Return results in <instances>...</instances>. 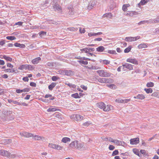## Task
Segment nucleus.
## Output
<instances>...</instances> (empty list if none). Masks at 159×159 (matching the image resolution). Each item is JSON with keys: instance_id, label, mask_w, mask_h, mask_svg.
<instances>
[{"instance_id": "obj_1", "label": "nucleus", "mask_w": 159, "mask_h": 159, "mask_svg": "<svg viewBox=\"0 0 159 159\" xmlns=\"http://www.w3.org/2000/svg\"><path fill=\"white\" fill-rule=\"evenodd\" d=\"M97 72L99 75L103 77H109L111 75V74L103 70H100L97 71Z\"/></svg>"}, {"instance_id": "obj_2", "label": "nucleus", "mask_w": 159, "mask_h": 159, "mask_svg": "<svg viewBox=\"0 0 159 159\" xmlns=\"http://www.w3.org/2000/svg\"><path fill=\"white\" fill-rule=\"evenodd\" d=\"M96 1L94 0L90 1L87 6V9L89 10H91L96 5Z\"/></svg>"}, {"instance_id": "obj_3", "label": "nucleus", "mask_w": 159, "mask_h": 159, "mask_svg": "<svg viewBox=\"0 0 159 159\" xmlns=\"http://www.w3.org/2000/svg\"><path fill=\"white\" fill-rule=\"evenodd\" d=\"M67 12L68 15L70 16H71L75 13V11L72 5H70L67 8Z\"/></svg>"}, {"instance_id": "obj_4", "label": "nucleus", "mask_w": 159, "mask_h": 159, "mask_svg": "<svg viewBox=\"0 0 159 159\" xmlns=\"http://www.w3.org/2000/svg\"><path fill=\"white\" fill-rule=\"evenodd\" d=\"M130 101V99H122L121 98L116 99L115 100V102L118 103H128Z\"/></svg>"}, {"instance_id": "obj_5", "label": "nucleus", "mask_w": 159, "mask_h": 159, "mask_svg": "<svg viewBox=\"0 0 159 159\" xmlns=\"http://www.w3.org/2000/svg\"><path fill=\"white\" fill-rule=\"evenodd\" d=\"M53 9L58 13H61L62 12V8L58 4H55L53 6Z\"/></svg>"}, {"instance_id": "obj_6", "label": "nucleus", "mask_w": 159, "mask_h": 159, "mask_svg": "<svg viewBox=\"0 0 159 159\" xmlns=\"http://www.w3.org/2000/svg\"><path fill=\"white\" fill-rule=\"evenodd\" d=\"M140 38V37L139 36L134 37H126L125 39V40L127 42H131L136 41Z\"/></svg>"}, {"instance_id": "obj_7", "label": "nucleus", "mask_w": 159, "mask_h": 159, "mask_svg": "<svg viewBox=\"0 0 159 159\" xmlns=\"http://www.w3.org/2000/svg\"><path fill=\"white\" fill-rule=\"evenodd\" d=\"M113 109V107L111 105H105L103 111L105 112H109L112 110Z\"/></svg>"}, {"instance_id": "obj_8", "label": "nucleus", "mask_w": 159, "mask_h": 159, "mask_svg": "<svg viewBox=\"0 0 159 159\" xmlns=\"http://www.w3.org/2000/svg\"><path fill=\"white\" fill-rule=\"evenodd\" d=\"M20 134L21 136L26 138H29L33 136V134L26 132H20Z\"/></svg>"}, {"instance_id": "obj_9", "label": "nucleus", "mask_w": 159, "mask_h": 159, "mask_svg": "<svg viewBox=\"0 0 159 159\" xmlns=\"http://www.w3.org/2000/svg\"><path fill=\"white\" fill-rule=\"evenodd\" d=\"M78 141L75 140L72 142L69 145V147L70 148L76 149Z\"/></svg>"}, {"instance_id": "obj_10", "label": "nucleus", "mask_w": 159, "mask_h": 159, "mask_svg": "<svg viewBox=\"0 0 159 159\" xmlns=\"http://www.w3.org/2000/svg\"><path fill=\"white\" fill-rule=\"evenodd\" d=\"M10 155V152L6 150L1 149L0 150V155L8 158Z\"/></svg>"}, {"instance_id": "obj_11", "label": "nucleus", "mask_w": 159, "mask_h": 159, "mask_svg": "<svg viewBox=\"0 0 159 159\" xmlns=\"http://www.w3.org/2000/svg\"><path fill=\"white\" fill-rule=\"evenodd\" d=\"M74 119L76 121H80L84 118V117L79 114H74L73 115Z\"/></svg>"}, {"instance_id": "obj_12", "label": "nucleus", "mask_w": 159, "mask_h": 159, "mask_svg": "<svg viewBox=\"0 0 159 159\" xmlns=\"http://www.w3.org/2000/svg\"><path fill=\"white\" fill-rule=\"evenodd\" d=\"M126 61L127 62L131 63L134 65H138L139 64L138 61L135 58H129L127 59Z\"/></svg>"}, {"instance_id": "obj_13", "label": "nucleus", "mask_w": 159, "mask_h": 159, "mask_svg": "<svg viewBox=\"0 0 159 159\" xmlns=\"http://www.w3.org/2000/svg\"><path fill=\"white\" fill-rule=\"evenodd\" d=\"M130 143L131 144H136L139 142V139L138 138L131 139L130 140Z\"/></svg>"}, {"instance_id": "obj_14", "label": "nucleus", "mask_w": 159, "mask_h": 159, "mask_svg": "<svg viewBox=\"0 0 159 159\" xmlns=\"http://www.w3.org/2000/svg\"><path fill=\"white\" fill-rule=\"evenodd\" d=\"M84 147L83 143L80 142L78 141L76 149L81 150L84 149Z\"/></svg>"}, {"instance_id": "obj_15", "label": "nucleus", "mask_w": 159, "mask_h": 159, "mask_svg": "<svg viewBox=\"0 0 159 159\" xmlns=\"http://www.w3.org/2000/svg\"><path fill=\"white\" fill-rule=\"evenodd\" d=\"M105 104L103 102H100L96 104V106L98 108L102 110L103 111L104 108Z\"/></svg>"}, {"instance_id": "obj_16", "label": "nucleus", "mask_w": 159, "mask_h": 159, "mask_svg": "<svg viewBox=\"0 0 159 159\" xmlns=\"http://www.w3.org/2000/svg\"><path fill=\"white\" fill-rule=\"evenodd\" d=\"M122 66H124L126 68L129 70H132L133 69V65L130 64L126 63L125 64L123 65Z\"/></svg>"}, {"instance_id": "obj_17", "label": "nucleus", "mask_w": 159, "mask_h": 159, "mask_svg": "<svg viewBox=\"0 0 159 159\" xmlns=\"http://www.w3.org/2000/svg\"><path fill=\"white\" fill-rule=\"evenodd\" d=\"M137 13L134 11H128L125 14L127 16H133L134 15H136Z\"/></svg>"}, {"instance_id": "obj_18", "label": "nucleus", "mask_w": 159, "mask_h": 159, "mask_svg": "<svg viewBox=\"0 0 159 159\" xmlns=\"http://www.w3.org/2000/svg\"><path fill=\"white\" fill-rule=\"evenodd\" d=\"M63 74L65 75L68 76H71L74 75V73L73 71L70 70H66L64 71Z\"/></svg>"}, {"instance_id": "obj_19", "label": "nucleus", "mask_w": 159, "mask_h": 159, "mask_svg": "<svg viewBox=\"0 0 159 159\" xmlns=\"http://www.w3.org/2000/svg\"><path fill=\"white\" fill-rule=\"evenodd\" d=\"M102 34V32H99L97 33L90 32L88 33V35L89 37H91L92 36H95L97 35H99Z\"/></svg>"}, {"instance_id": "obj_20", "label": "nucleus", "mask_w": 159, "mask_h": 159, "mask_svg": "<svg viewBox=\"0 0 159 159\" xmlns=\"http://www.w3.org/2000/svg\"><path fill=\"white\" fill-rule=\"evenodd\" d=\"M32 137H33V139L36 140H42L44 139V138L43 137L39 136L38 135H35Z\"/></svg>"}, {"instance_id": "obj_21", "label": "nucleus", "mask_w": 159, "mask_h": 159, "mask_svg": "<svg viewBox=\"0 0 159 159\" xmlns=\"http://www.w3.org/2000/svg\"><path fill=\"white\" fill-rule=\"evenodd\" d=\"M41 60V58L40 57H37L32 60L31 62L33 64H37Z\"/></svg>"}, {"instance_id": "obj_22", "label": "nucleus", "mask_w": 159, "mask_h": 159, "mask_svg": "<svg viewBox=\"0 0 159 159\" xmlns=\"http://www.w3.org/2000/svg\"><path fill=\"white\" fill-rule=\"evenodd\" d=\"M2 143L4 144H7L11 143V140L9 139H6L2 140Z\"/></svg>"}, {"instance_id": "obj_23", "label": "nucleus", "mask_w": 159, "mask_h": 159, "mask_svg": "<svg viewBox=\"0 0 159 159\" xmlns=\"http://www.w3.org/2000/svg\"><path fill=\"white\" fill-rule=\"evenodd\" d=\"M71 141L70 139L68 137H65L63 138L61 140L62 142L64 143H66L68 142H70Z\"/></svg>"}, {"instance_id": "obj_24", "label": "nucleus", "mask_w": 159, "mask_h": 159, "mask_svg": "<svg viewBox=\"0 0 159 159\" xmlns=\"http://www.w3.org/2000/svg\"><path fill=\"white\" fill-rule=\"evenodd\" d=\"M149 22L150 23H157L159 22V17H157L156 18L154 19L149 20Z\"/></svg>"}, {"instance_id": "obj_25", "label": "nucleus", "mask_w": 159, "mask_h": 159, "mask_svg": "<svg viewBox=\"0 0 159 159\" xmlns=\"http://www.w3.org/2000/svg\"><path fill=\"white\" fill-rule=\"evenodd\" d=\"M112 14L111 13H108L104 14L102 16V17H107L110 19H111L112 18Z\"/></svg>"}, {"instance_id": "obj_26", "label": "nucleus", "mask_w": 159, "mask_h": 159, "mask_svg": "<svg viewBox=\"0 0 159 159\" xmlns=\"http://www.w3.org/2000/svg\"><path fill=\"white\" fill-rule=\"evenodd\" d=\"M147 45V43H141L138 46V47L139 49L147 48L148 46Z\"/></svg>"}, {"instance_id": "obj_27", "label": "nucleus", "mask_w": 159, "mask_h": 159, "mask_svg": "<svg viewBox=\"0 0 159 159\" xmlns=\"http://www.w3.org/2000/svg\"><path fill=\"white\" fill-rule=\"evenodd\" d=\"M133 151L134 153L138 155L139 157L141 156V154L139 153V151L138 149L134 148L133 149Z\"/></svg>"}, {"instance_id": "obj_28", "label": "nucleus", "mask_w": 159, "mask_h": 159, "mask_svg": "<svg viewBox=\"0 0 159 159\" xmlns=\"http://www.w3.org/2000/svg\"><path fill=\"white\" fill-rule=\"evenodd\" d=\"M4 70L7 72H8L10 73H13L14 72L16 73L18 72L17 70H15L13 69H7Z\"/></svg>"}, {"instance_id": "obj_29", "label": "nucleus", "mask_w": 159, "mask_h": 159, "mask_svg": "<svg viewBox=\"0 0 159 159\" xmlns=\"http://www.w3.org/2000/svg\"><path fill=\"white\" fill-rule=\"evenodd\" d=\"M130 6L129 4H125L123 5L122 6V10L124 11H126L128 10L127 8Z\"/></svg>"}, {"instance_id": "obj_30", "label": "nucleus", "mask_w": 159, "mask_h": 159, "mask_svg": "<svg viewBox=\"0 0 159 159\" xmlns=\"http://www.w3.org/2000/svg\"><path fill=\"white\" fill-rule=\"evenodd\" d=\"M138 99L140 100H143L146 98L144 94H139L138 95Z\"/></svg>"}, {"instance_id": "obj_31", "label": "nucleus", "mask_w": 159, "mask_h": 159, "mask_svg": "<svg viewBox=\"0 0 159 159\" xmlns=\"http://www.w3.org/2000/svg\"><path fill=\"white\" fill-rule=\"evenodd\" d=\"M19 157V156L16 154H11V153L10 152V155H9V156L8 157V158H18Z\"/></svg>"}, {"instance_id": "obj_32", "label": "nucleus", "mask_w": 159, "mask_h": 159, "mask_svg": "<svg viewBox=\"0 0 159 159\" xmlns=\"http://www.w3.org/2000/svg\"><path fill=\"white\" fill-rule=\"evenodd\" d=\"M105 49V48L102 46H100L96 48V50L99 52H103Z\"/></svg>"}, {"instance_id": "obj_33", "label": "nucleus", "mask_w": 159, "mask_h": 159, "mask_svg": "<svg viewBox=\"0 0 159 159\" xmlns=\"http://www.w3.org/2000/svg\"><path fill=\"white\" fill-rule=\"evenodd\" d=\"M58 109L56 108V107H50L47 110V111L48 112L55 111H56L58 110Z\"/></svg>"}, {"instance_id": "obj_34", "label": "nucleus", "mask_w": 159, "mask_h": 159, "mask_svg": "<svg viewBox=\"0 0 159 159\" xmlns=\"http://www.w3.org/2000/svg\"><path fill=\"white\" fill-rule=\"evenodd\" d=\"M14 46L16 47L24 48L25 47V45L23 44H21L20 43H16L14 44Z\"/></svg>"}, {"instance_id": "obj_35", "label": "nucleus", "mask_w": 159, "mask_h": 159, "mask_svg": "<svg viewBox=\"0 0 159 159\" xmlns=\"http://www.w3.org/2000/svg\"><path fill=\"white\" fill-rule=\"evenodd\" d=\"M56 84L55 83H52V84L48 86V88L50 90H52V89L55 87Z\"/></svg>"}, {"instance_id": "obj_36", "label": "nucleus", "mask_w": 159, "mask_h": 159, "mask_svg": "<svg viewBox=\"0 0 159 159\" xmlns=\"http://www.w3.org/2000/svg\"><path fill=\"white\" fill-rule=\"evenodd\" d=\"M144 90L147 93H151L153 92V90L151 88H145L144 89Z\"/></svg>"}, {"instance_id": "obj_37", "label": "nucleus", "mask_w": 159, "mask_h": 159, "mask_svg": "<svg viewBox=\"0 0 159 159\" xmlns=\"http://www.w3.org/2000/svg\"><path fill=\"white\" fill-rule=\"evenodd\" d=\"M154 86V83L152 82H148L146 84V86L148 88L152 87Z\"/></svg>"}, {"instance_id": "obj_38", "label": "nucleus", "mask_w": 159, "mask_h": 159, "mask_svg": "<svg viewBox=\"0 0 159 159\" xmlns=\"http://www.w3.org/2000/svg\"><path fill=\"white\" fill-rule=\"evenodd\" d=\"M149 20H144L143 21H141L138 23V25H141V24H144L145 23H147L148 24L150 23L149 22Z\"/></svg>"}, {"instance_id": "obj_39", "label": "nucleus", "mask_w": 159, "mask_h": 159, "mask_svg": "<svg viewBox=\"0 0 159 159\" xmlns=\"http://www.w3.org/2000/svg\"><path fill=\"white\" fill-rule=\"evenodd\" d=\"M151 96L159 98V92H155L153 93Z\"/></svg>"}, {"instance_id": "obj_40", "label": "nucleus", "mask_w": 159, "mask_h": 159, "mask_svg": "<svg viewBox=\"0 0 159 159\" xmlns=\"http://www.w3.org/2000/svg\"><path fill=\"white\" fill-rule=\"evenodd\" d=\"M114 143L117 145H120L122 144V142L121 141L118 140L117 139H115Z\"/></svg>"}, {"instance_id": "obj_41", "label": "nucleus", "mask_w": 159, "mask_h": 159, "mask_svg": "<svg viewBox=\"0 0 159 159\" xmlns=\"http://www.w3.org/2000/svg\"><path fill=\"white\" fill-rule=\"evenodd\" d=\"M56 144L54 143H49L48 144V147L50 148L55 149V148H56Z\"/></svg>"}, {"instance_id": "obj_42", "label": "nucleus", "mask_w": 159, "mask_h": 159, "mask_svg": "<svg viewBox=\"0 0 159 159\" xmlns=\"http://www.w3.org/2000/svg\"><path fill=\"white\" fill-rule=\"evenodd\" d=\"M76 58L77 59L80 60H88L89 61L91 60V59H89V58H86L85 57H77Z\"/></svg>"}, {"instance_id": "obj_43", "label": "nucleus", "mask_w": 159, "mask_h": 159, "mask_svg": "<svg viewBox=\"0 0 159 159\" xmlns=\"http://www.w3.org/2000/svg\"><path fill=\"white\" fill-rule=\"evenodd\" d=\"M18 69L20 70H23L24 69H26V64L22 65L18 67Z\"/></svg>"}, {"instance_id": "obj_44", "label": "nucleus", "mask_w": 159, "mask_h": 159, "mask_svg": "<svg viewBox=\"0 0 159 159\" xmlns=\"http://www.w3.org/2000/svg\"><path fill=\"white\" fill-rule=\"evenodd\" d=\"M105 83H111L113 82V80L112 79L110 78H105Z\"/></svg>"}, {"instance_id": "obj_45", "label": "nucleus", "mask_w": 159, "mask_h": 159, "mask_svg": "<svg viewBox=\"0 0 159 159\" xmlns=\"http://www.w3.org/2000/svg\"><path fill=\"white\" fill-rule=\"evenodd\" d=\"M150 0H141L140 4L141 5H143L148 2Z\"/></svg>"}, {"instance_id": "obj_46", "label": "nucleus", "mask_w": 159, "mask_h": 159, "mask_svg": "<svg viewBox=\"0 0 159 159\" xmlns=\"http://www.w3.org/2000/svg\"><path fill=\"white\" fill-rule=\"evenodd\" d=\"M115 139L112 138L110 137H107L105 138V140L106 141H108L110 142H111L112 143H114Z\"/></svg>"}, {"instance_id": "obj_47", "label": "nucleus", "mask_w": 159, "mask_h": 159, "mask_svg": "<svg viewBox=\"0 0 159 159\" xmlns=\"http://www.w3.org/2000/svg\"><path fill=\"white\" fill-rule=\"evenodd\" d=\"M55 116L59 120H62L61 115L60 113L56 114H55Z\"/></svg>"}, {"instance_id": "obj_48", "label": "nucleus", "mask_w": 159, "mask_h": 159, "mask_svg": "<svg viewBox=\"0 0 159 159\" xmlns=\"http://www.w3.org/2000/svg\"><path fill=\"white\" fill-rule=\"evenodd\" d=\"M132 48V47L131 46H129L128 48H125L124 50V52L125 53H128L129 52L130 50H131Z\"/></svg>"}, {"instance_id": "obj_49", "label": "nucleus", "mask_w": 159, "mask_h": 159, "mask_svg": "<svg viewBox=\"0 0 159 159\" xmlns=\"http://www.w3.org/2000/svg\"><path fill=\"white\" fill-rule=\"evenodd\" d=\"M44 97L45 98H50V99L51 100H53L54 99V97H52L51 95L49 94L45 95Z\"/></svg>"}, {"instance_id": "obj_50", "label": "nucleus", "mask_w": 159, "mask_h": 159, "mask_svg": "<svg viewBox=\"0 0 159 159\" xmlns=\"http://www.w3.org/2000/svg\"><path fill=\"white\" fill-rule=\"evenodd\" d=\"M80 64H82L84 65H87L88 64V62L86 61H84L83 60H78L77 61Z\"/></svg>"}, {"instance_id": "obj_51", "label": "nucleus", "mask_w": 159, "mask_h": 159, "mask_svg": "<svg viewBox=\"0 0 159 159\" xmlns=\"http://www.w3.org/2000/svg\"><path fill=\"white\" fill-rule=\"evenodd\" d=\"M107 86L111 89H115L116 88V86L114 84H107Z\"/></svg>"}, {"instance_id": "obj_52", "label": "nucleus", "mask_w": 159, "mask_h": 159, "mask_svg": "<svg viewBox=\"0 0 159 159\" xmlns=\"http://www.w3.org/2000/svg\"><path fill=\"white\" fill-rule=\"evenodd\" d=\"M56 148L55 149L57 150H61L63 148V147L59 145L58 144H56L55 146Z\"/></svg>"}, {"instance_id": "obj_53", "label": "nucleus", "mask_w": 159, "mask_h": 159, "mask_svg": "<svg viewBox=\"0 0 159 159\" xmlns=\"http://www.w3.org/2000/svg\"><path fill=\"white\" fill-rule=\"evenodd\" d=\"M3 58L7 61H11L12 60V58H11L9 57H7L6 56H3Z\"/></svg>"}, {"instance_id": "obj_54", "label": "nucleus", "mask_w": 159, "mask_h": 159, "mask_svg": "<svg viewBox=\"0 0 159 159\" xmlns=\"http://www.w3.org/2000/svg\"><path fill=\"white\" fill-rule=\"evenodd\" d=\"M6 39L8 40H12L15 39L16 38L13 36H8L6 37Z\"/></svg>"}, {"instance_id": "obj_55", "label": "nucleus", "mask_w": 159, "mask_h": 159, "mask_svg": "<svg viewBox=\"0 0 159 159\" xmlns=\"http://www.w3.org/2000/svg\"><path fill=\"white\" fill-rule=\"evenodd\" d=\"M39 34L41 37H42L43 36L46 35V32L44 31H41L39 32Z\"/></svg>"}, {"instance_id": "obj_56", "label": "nucleus", "mask_w": 159, "mask_h": 159, "mask_svg": "<svg viewBox=\"0 0 159 159\" xmlns=\"http://www.w3.org/2000/svg\"><path fill=\"white\" fill-rule=\"evenodd\" d=\"M80 51H84L86 53H88L89 52V51L88 48H84L81 49H80Z\"/></svg>"}, {"instance_id": "obj_57", "label": "nucleus", "mask_w": 159, "mask_h": 159, "mask_svg": "<svg viewBox=\"0 0 159 159\" xmlns=\"http://www.w3.org/2000/svg\"><path fill=\"white\" fill-rule=\"evenodd\" d=\"M107 52L110 54H116V52L115 50H108L107 51Z\"/></svg>"}, {"instance_id": "obj_58", "label": "nucleus", "mask_w": 159, "mask_h": 159, "mask_svg": "<svg viewBox=\"0 0 159 159\" xmlns=\"http://www.w3.org/2000/svg\"><path fill=\"white\" fill-rule=\"evenodd\" d=\"M71 97L76 98H79V96L77 93L72 94Z\"/></svg>"}, {"instance_id": "obj_59", "label": "nucleus", "mask_w": 159, "mask_h": 159, "mask_svg": "<svg viewBox=\"0 0 159 159\" xmlns=\"http://www.w3.org/2000/svg\"><path fill=\"white\" fill-rule=\"evenodd\" d=\"M26 69H28L29 70H31L33 69V67L31 65L26 64Z\"/></svg>"}, {"instance_id": "obj_60", "label": "nucleus", "mask_w": 159, "mask_h": 159, "mask_svg": "<svg viewBox=\"0 0 159 159\" xmlns=\"http://www.w3.org/2000/svg\"><path fill=\"white\" fill-rule=\"evenodd\" d=\"M140 152L142 154H143V155H147V153L146 151L145 150H140Z\"/></svg>"}, {"instance_id": "obj_61", "label": "nucleus", "mask_w": 159, "mask_h": 159, "mask_svg": "<svg viewBox=\"0 0 159 159\" xmlns=\"http://www.w3.org/2000/svg\"><path fill=\"white\" fill-rule=\"evenodd\" d=\"M59 79V78L57 76H54L52 77V80L53 81H56Z\"/></svg>"}, {"instance_id": "obj_62", "label": "nucleus", "mask_w": 159, "mask_h": 159, "mask_svg": "<svg viewBox=\"0 0 159 159\" xmlns=\"http://www.w3.org/2000/svg\"><path fill=\"white\" fill-rule=\"evenodd\" d=\"M98 81L99 82L102 83H105L104 78H100L98 80Z\"/></svg>"}, {"instance_id": "obj_63", "label": "nucleus", "mask_w": 159, "mask_h": 159, "mask_svg": "<svg viewBox=\"0 0 159 159\" xmlns=\"http://www.w3.org/2000/svg\"><path fill=\"white\" fill-rule=\"evenodd\" d=\"M91 124V123L89 121L86 122L83 124V125L84 126H88Z\"/></svg>"}, {"instance_id": "obj_64", "label": "nucleus", "mask_w": 159, "mask_h": 159, "mask_svg": "<svg viewBox=\"0 0 159 159\" xmlns=\"http://www.w3.org/2000/svg\"><path fill=\"white\" fill-rule=\"evenodd\" d=\"M119 152L117 150H115L113 151L112 153V156H114L118 154Z\"/></svg>"}]
</instances>
